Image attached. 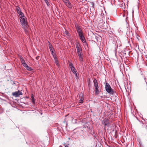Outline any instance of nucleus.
<instances>
[{
	"instance_id": "cd10ccee",
	"label": "nucleus",
	"mask_w": 147,
	"mask_h": 147,
	"mask_svg": "<svg viewBox=\"0 0 147 147\" xmlns=\"http://www.w3.org/2000/svg\"><path fill=\"white\" fill-rule=\"evenodd\" d=\"M45 2H47L48 1L47 0H44Z\"/></svg>"
},
{
	"instance_id": "f3484780",
	"label": "nucleus",
	"mask_w": 147,
	"mask_h": 147,
	"mask_svg": "<svg viewBox=\"0 0 147 147\" xmlns=\"http://www.w3.org/2000/svg\"><path fill=\"white\" fill-rule=\"evenodd\" d=\"M20 61L22 64L24 63L25 62L24 59L22 57H20Z\"/></svg>"
},
{
	"instance_id": "aec40b11",
	"label": "nucleus",
	"mask_w": 147,
	"mask_h": 147,
	"mask_svg": "<svg viewBox=\"0 0 147 147\" xmlns=\"http://www.w3.org/2000/svg\"><path fill=\"white\" fill-rule=\"evenodd\" d=\"M26 68L27 66H28V65L25 63L24 62V63L22 64Z\"/></svg>"
},
{
	"instance_id": "c756f323",
	"label": "nucleus",
	"mask_w": 147,
	"mask_h": 147,
	"mask_svg": "<svg viewBox=\"0 0 147 147\" xmlns=\"http://www.w3.org/2000/svg\"><path fill=\"white\" fill-rule=\"evenodd\" d=\"M145 72H146H146H144V73H145Z\"/></svg>"
},
{
	"instance_id": "c85d7f7f",
	"label": "nucleus",
	"mask_w": 147,
	"mask_h": 147,
	"mask_svg": "<svg viewBox=\"0 0 147 147\" xmlns=\"http://www.w3.org/2000/svg\"><path fill=\"white\" fill-rule=\"evenodd\" d=\"M65 147H69L68 146L66 145L65 146Z\"/></svg>"
},
{
	"instance_id": "393cba45",
	"label": "nucleus",
	"mask_w": 147,
	"mask_h": 147,
	"mask_svg": "<svg viewBox=\"0 0 147 147\" xmlns=\"http://www.w3.org/2000/svg\"><path fill=\"white\" fill-rule=\"evenodd\" d=\"M3 112V110L2 109L0 108V113H2Z\"/></svg>"
},
{
	"instance_id": "5701e85b",
	"label": "nucleus",
	"mask_w": 147,
	"mask_h": 147,
	"mask_svg": "<svg viewBox=\"0 0 147 147\" xmlns=\"http://www.w3.org/2000/svg\"><path fill=\"white\" fill-rule=\"evenodd\" d=\"M63 2L66 4L69 1L68 0H63Z\"/></svg>"
},
{
	"instance_id": "4468645a",
	"label": "nucleus",
	"mask_w": 147,
	"mask_h": 147,
	"mask_svg": "<svg viewBox=\"0 0 147 147\" xmlns=\"http://www.w3.org/2000/svg\"><path fill=\"white\" fill-rule=\"evenodd\" d=\"M16 10L18 14H19V13H20L22 12L21 9L20 7H17L16 8Z\"/></svg>"
},
{
	"instance_id": "6e6552de",
	"label": "nucleus",
	"mask_w": 147,
	"mask_h": 147,
	"mask_svg": "<svg viewBox=\"0 0 147 147\" xmlns=\"http://www.w3.org/2000/svg\"><path fill=\"white\" fill-rule=\"evenodd\" d=\"M76 45L77 51H82L81 47L80 45L78 43L76 44Z\"/></svg>"
},
{
	"instance_id": "0eeeda50",
	"label": "nucleus",
	"mask_w": 147,
	"mask_h": 147,
	"mask_svg": "<svg viewBox=\"0 0 147 147\" xmlns=\"http://www.w3.org/2000/svg\"><path fill=\"white\" fill-rule=\"evenodd\" d=\"M102 124L105 126H106L109 124V119H105L102 122Z\"/></svg>"
},
{
	"instance_id": "a878e982",
	"label": "nucleus",
	"mask_w": 147,
	"mask_h": 147,
	"mask_svg": "<svg viewBox=\"0 0 147 147\" xmlns=\"http://www.w3.org/2000/svg\"><path fill=\"white\" fill-rule=\"evenodd\" d=\"M55 62L58 61L57 58H55L54 59Z\"/></svg>"
},
{
	"instance_id": "ddd939ff",
	"label": "nucleus",
	"mask_w": 147,
	"mask_h": 147,
	"mask_svg": "<svg viewBox=\"0 0 147 147\" xmlns=\"http://www.w3.org/2000/svg\"><path fill=\"white\" fill-rule=\"evenodd\" d=\"M66 6L69 8L71 9L72 8V5L71 3L69 2L66 4Z\"/></svg>"
},
{
	"instance_id": "bb28decb",
	"label": "nucleus",
	"mask_w": 147,
	"mask_h": 147,
	"mask_svg": "<svg viewBox=\"0 0 147 147\" xmlns=\"http://www.w3.org/2000/svg\"><path fill=\"white\" fill-rule=\"evenodd\" d=\"M45 3H46V4L48 6L49 2H48V1Z\"/></svg>"
},
{
	"instance_id": "2eb2a0df",
	"label": "nucleus",
	"mask_w": 147,
	"mask_h": 147,
	"mask_svg": "<svg viewBox=\"0 0 147 147\" xmlns=\"http://www.w3.org/2000/svg\"><path fill=\"white\" fill-rule=\"evenodd\" d=\"M79 60L81 62L83 61V55H82L80 56H79Z\"/></svg>"
},
{
	"instance_id": "7ed1b4c3",
	"label": "nucleus",
	"mask_w": 147,
	"mask_h": 147,
	"mask_svg": "<svg viewBox=\"0 0 147 147\" xmlns=\"http://www.w3.org/2000/svg\"><path fill=\"white\" fill-rule=\"evenodd\" d=\"M105 89L106 90L108 93L112 94H113V91L110 85L107 82L106 83V84Z\"/></svg>"
},
{
	"instance_id": "f03ea898",
	"label": "nucleus",
	"mask_w": 147,
	"mask_h": 147,
	"mask_svg": "<svg viewBox=\"0 0 147 147\" xmlns=\"http://www.w3.org/2000/svg\"><path fill=\"white\" fill-rule=\"evenodd\" d=\"M20 23L22 28L25 31L28 29V25L26 17L20 19Z\"/></svg>"
},
{
	"instance_id": "f8f14e48",
	"label": "nucleus",
	"mask_w": 147,
	"mask_h": 147,
	"mask_svg": "<svg viewBox=\"0 0 147 147\" xmlns=\"http://www.w3.org/2000/svg\"><path fill=\"white\" fill-rule=\"evenodd\" d=\"M19 15L20 19L26 17L25 16H24V13H22V12H21L20 13H19Z\"/></svg>"
},
{
	"instance_id": "dca6fc26",
	"label": "nucleus",
	"mask_w": 147,
	"mask_h": 147,
	"mask_svg": "<svg viewBox=\"0 0 147 147\" xmlns=\"http://www.w3.org/2000/svg\"><path fill=\"white\" fill-rule=\"evenodd\" d=\"M65 35H66L65 36L67 37H69V32L67 31H65Z\"/></svg>"
},
{
	"instance_id": "20e7f679",
	"label": "nucleus",
	"mask_w": 147,
	"mask_h": 147,
	"mask_svg": "<svg viewBox=\"0 0 147 147\" xmlns=\"http://www.w3.org/2000/svg\"><path fill=\"white\" fill-rule=\"evenodd\" d=\"M70 68L71 69V71L77 77V73L76 69L74 67L73 63L71 62H69V64Z\"/></svg>"
},
{
	"instance_id": "9d476101",
	"label": "nucleus",
	"mask_w": 147,
	"mask_h": 147,
	"mask_svg": "<svg viewBox=\"0 0 147 147\" xmlns=\"http://www.w3.org/2000/svg\"><path fill=\"white\" fill-rule=\"evenodd\" d=\"M82 96V94H80L79 95L80 100H79V102H80V103H82L83 102V100L84 99L83 98Z\"/></svg>"
},
{
	"instance_id": "b1692460",
	"label": "nucleus",
	"mask_w": 147,
	"mask_h": 147,
	"mask_svg": "<svg viewBox=\"0 0 147 147\" xmlns=\"http://www.w3.org/2000/svg\"><path fill=\"white\" fill-rule=\"evenodd\" d=\"M55 63L56 64V65L59 67V63L58 61L55 62Z\"/></svg>"
},
{
	"instance_id": "39448f33",
	"label": "nucleus",
	"mask_w": 147,
	"mask_h": 147,
	"mask_svg": "<svg viewBox=\"0 0 147 147\" xmlns=\"http://www.w3.org/2000/svg\"><path fill=\"white\" fill-rule=\"evenodd\" d=\"M94 84L95 88V94H97L99 93L98 86L97 80L95 79H94Z\"/></svg>"
},
{
	"instance_id": "6ab92c4d",
	"label": "nucleus",
	"mask_w": 147,
	"mask_h": 147,
	"mask_svg": "<svg viewBox=\"0 0 147 147\" xmlns=\"http://www.w3.org/2000/svg\"><path fill=\"white\" fill-rule=\"evenodd\" d=\"M26 68L27 70L29 71H31L32 70V68L28 65Z\"/></svg>"
},
{
	"instance_id": "9b49d317",
	"label": "nucleus",
	"mask_w": 147,
	"mask_h": 147,
	"mask_svg": "<svg viewBox=\"0 0 147 147\" xmlns=\"http://www.w3.org/2000/svg\"><path fill=\"white\" fill-rule=\"evenodd\" d=\"M31 100H32V103L33 104H34L35 103V99L34 98V95L33 94H31Z\"/></svg>"
},
{
	"instance_id": "423d86ee",
	"label": "nucleus",
	"mask_w": 147,
	"mask_h": 147,
	"mask_svg": "<svg viewBox=\"0 0 147 147\" xmlns=\"http://www.w3.org/2000/svg\"><path fill=\"white\" fill-rule=\"evenodd\" d=\"M22 93L19 90L17 92H15L12 93L13 95L15 96L16 97H18L20 95H22Z\"/></svg>"
},
{
	"instance_id": "4be33fe9",
	"label": "nucleus",
	"mask_w": 147,
	"mask_h": 147,
	"mask_svg": "<svg viewBox=\"0 0 147 147\" xmlns=\"http://www.w3.org/2000/svg\"><path fill=\"white\" fill-rule=\"evenodd\" d=\"M52 55L53 56L54 59H55V58H57L56 57V54L55 53H54Z\"/></svg>"
},
{
	"instance_id": "a211bd4d",
	"label": "nucleus",
	"mask_w": 147,
	"mask_h": 147,
	"mask_svg": "<svg viewBox=\"0 0 147 147\" xmlns=\"http://www.w3.org/2000/svg\"><path fill=\"white\" fill-rule=\"evenodd\" d=\"M77 53L78 56L83 55L82 51H78Z\"/></svg>"
},
{
	"instance_id": "f257e3e1",
	"label": "nucleus",
	"mask_w": 147,
	"mask_h": 147,
	"mask_svg": "<svg viewBox=\"0 0 147 147\" xmlns=\"http://www.w3.org/2000/svg\"><path fill=\"white\" fill-rule=\"evenodd\" d=\"M75 26L77 31L79 35L80 39L82 42L86 43V41L85 38L83 34L82 31L81 29L80 26L77 24H75Z\"/></svg>"
},
{
	"instance_id": "1a4fd4ad",
	"label": "nucleus",
	"mask_w": 147,
	"mask_h": 147,
	"mask_svg": "<svg viewBox=\"0 0 147 147\" xmlns=\"http://www.w3.org/2000/svg\"><path fill=\"white\" fill-rule=\"evenodd\" d=\"M49 48L50 49V51L51 52V54H53L54 53L53 51L54 49L53 48L52 46L51 45L49 44Z\"/></svg>"
},
{
	"instance_id": "412c9836",
	"label": "nucleus",
	"mask_w": 147,
	"mask_h": 147,
	"mask_svg": "<svg viewBox=\"0 0 147 147\" xmlns=\"http://www.w3.org/2000/svg\"><path fill=\"white\" fill-rule=\"evenodd\" d=\"M140 71H141V75H142V76H143V77H144V80H146V77H145L144 75L143 74V73H142V71L141 70H140Z\"/></svg>"
}]
</instances>
